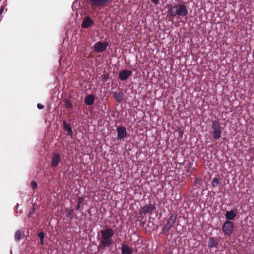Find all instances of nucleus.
<instances>
[{
    "mask_svg": "<svg viewBox=\"0 0 254 254\" xmlns=\"http://www.w3.org/2000/svg\"><path fill=\"white\" fill-rule=\"evenodd\" d=\"M114 231L111 228L101 230L97 234V239L99 241L98 247L105 249L111 247L114 243Z\"/></svg>",
    "mask_w": 254,
    "mask_h": 254,
    "instance_id": "1",
    "label": "nucleus"
},
{
    "mask_svg": "<svg viewBox=\"0 0 254 254\" xmlns=\"http://www.w3.org/2000/svg\"><path fill=\"white\" fill-rule=\"evenodd\" d=\"M167 13L170 16L184 17L188 14V11L186 5L183 4L174 3L168 6Z\"/></svg>",
    "mask_w": 254,
    "mask_h": 254,
    "instance_id": "2",
    "label": "nucleus"
},
{
    "mask_svg": "<svg viewBox=\"0 0 254 254\" xmlns=\"http://www.w3.org/2000/svg\"><path fill=\"white\" fill-rule=\"evenodd\" d=\"M212 123L213 136L215 139L217 140L221 137L222 133L221 126L218 120H213Z\"/></svg>",
    "mask_w": 254,
    "mask_h": 254,
    "instance_id": "3",
    "label": "nucleus"
},
{
    "mask_svg": "<svg viewBox=\"0 0 254 254\" xmlns=\"http://www.w3.org/2000/svg\"><path fill=\"white\" fill-rule=\"evenodd\" d=\"M89 4L93 8H104L107 6L111 0H88Z\"/></svg>",
    "mask_w": 254,
    "mask_h": 254,
    "instance_id": "4",
    "label": "nucleus"
},
{
    "mask_svg": "<svg viewBox=\"0 0 254 254\" xmlns=\"http://www.w3.org/2000/svg\"><path fill=\"white\" fill-rule=\"evenodd\" d=\"M224 234L227 236L231 235L234 231V224L231 221H225L222 227Z\"/></svg>",
    "mask_w": 254,
    "mask_h": 254,
    "instance_id": "5",
    "label": "nucleus"
},
{
    "mask_svg": "<svg viewBox=\"0 0 254 254\" xmlns=\"http://www.w3.org/2000/svg\"><path fill=\"white\" fill-rule=\"evenodd\" d=\"M108 46L107 42L98 41L94 45V51L96 53L103 52L106 50Z\"/></svg>",
    "mask_w": 254,
    "mask_h": 254,
    "instance_id": "6",
    "label": "nucleus"
},
{
    "mask_svg": "<svg viewBox=\"0 0 254 254\" xmlns=\"http://www.w3.org/2000/svg\"><path fill=\"white\" fill-rule=\"evenodd\" d=\"M61 162V158L59 153L56 151L53 152L51 160V166L53 168H56Z\"/></svg>",
    "mask_w": 254,
    "mask_h": 254,
    "instance_id": "7",
    "label": "nucleus"
},
{
    "mask_svg": "<svg viewBox=\"0 0 254 254\" xmlns=\"http://www.w3.org/2000/svg\"><path fill=\"white\" fill-rule=\"evenodd\" d=\"M155 206L154 203H149L141 208L140 214L146 215L147 214H151L155 210Z\"/></svg>",
    "mask_w": 254,
    "mask_h": 254,
    "instance_id": "8",
    "label": "nucleus"
},
{
    "mask_svg": "<svg viewBox=\"0 0 254 254\" xmlns=\"http://www.w3.org/2000/svg\"><path fill=\"white\" fill-rule=\"evenodd\" d=\"M117 139L122 140L125 138L127 136L126 128L125 127L121 126L117 128Z\"/></svg>",
    "mask_w": 254,
    "mask_h": 254,
    "instance_id": "9",
    "label": "nucleus"
},
{
    "mask_svg": "<svg viewBox=\"0 0 254 254\" xmlns=\"http://www.w3.org/2000/svg\"><path fill=\"white\" fill-rule=\"evenodd\" d=\"M132 72L131 70H123L119 72V78L121 81H125L132 74Z\"/></svg>",
    "mask_w": 254,
    "mask_h": 254,
    "instance_id": "10",
    "label": "nucleus"
},
{
    "mask_svg": "<svg viewBox=\"0 0 254 254\" xmlns=\"http://www.w3.org/2000/svg\"><path fill=\"white\" fill-rule=\"evenodd\" d=\"M177 215L176 213H172L165 225L167 226L169 229H171V228L175 224L177 219Z\"/></svg>",
    "mask_w": 254,
    "mask_h": 254,
    "instance_id": "11",
    "label": "nucleus"
},
{
    "mask_svg": "<svg viewBox=\"0 0 254 254\" xmlns=\"http://www.w3.org/2000/svg\"><path fill=\"white\" fill-rule=\"evenodd\" d=\"M94 24V21L89 16L85 17L82 23V27L83 28H88L92 26Z\"/></svg>",
    "mask_w": 254,
    "mask_h": 254,
    "instance_id": "12",
    "label": "nucleus"
},
{
    "mask_svg": "<svg viewBox=\"0 0 254 254\" xmlns=\"http://www.w3.org/2000/svg\"><path fill=\"white\" fill-rule=\"evenodd\" d=\"M237 215L236 210H231L230 211H227L225 213V218L227 220V221L233 220L235 219Z\"/></svg>",
    "mask_w": 254,
    "mask_h": 254,
    "instance_id": "13",
    "label": "nucleus"
},
{
    "mask_svg": "<svg viewBox=\"0 0 254 254\" xmlns=\"http://www.w3.org/2000/svg\"><path fill=\"white\" fill-rule=\"evenodd\" d=\"M122 254H132L133 250L132 248L126 244H122Z\"/></svg>",
    "mask_w": 254,
    "mask_h": 254,
    "instance_id": "14",
    "label": "nucleus"
},
{
    "mask_svg": "<svg viewBox=\"0 0 254 254\" xmlns=\"http://www.w3.org/2000/svg\"><path fill=\"white\" fill-rule=\"evenodd\" d=\"M63 125L64 129L67 132V135L71 136L72 135V129L71 125L67 123L66 121H63Z\"/></svg>",
    "mask_w": 254,
    "mask_h": 254,
    "instance_id": "15",
    "label": "nucleus"
},
{
    "mask_svg": "<svg viewBox=\"0 0 254 254\" xmlns=\"http://www.w3.org/2000/svg\"><path fill=\"white\" fill-rule=\"evenodd\" d=\"M125 95L122 91L115 92L114 93V97L115 99L118 102L121 103L124 99Z\"/></svg>",
    "mask_w": 254,
    "mask_h": 254,
    "instance_id": "16",
    "label": "nucleus"
},
{
    "mask_svg": "<svg viewBox=\"0 0 254 254\" xmlns=\"http://www.w3.org/2000/svg\"><path fill=\"white\" fill-rule=\"evenodd\" d=\"M95 101V97L93 95L89 94L87 95L84 99V102L86 105H92Z\"/></svg>",
    "mask_w": 254,
    "mask_h": 254,
    "instance_id": "17",
    "label": "nucleus"
},
{
    "mask_svg": "<svg viewBox=\"0 0 254 254\" xmlns=\"http://www.w3.org/2000/svg\"><path fill=\"white\" fill-rule=\"evenodd\" d=\"M84 198L82 197H78L77 199V203L75 207L76 210L80 211H82L83 210V204ZM82 215L84 214L83 212H82Z\"/></svg>",
    "mask_w": 254,
    "mask_h": 254,
    "instance_id": "18",
    "label": "nucleus"
},
{
    "mask_svg": "<svg viewBox=\"0 0 254 254\" xmlns=\"http://www.w3.org/2000/svg\"><path fill=\"white\" fill-rule=\"evenodd\" d=\"M73 212L74 209H69L68 208H65L66 216L70 220H72L73 217L75 219H78V217L76 215L74 216Z\"/></svg>",
    "mask_w": 254,
    "mask_h": 254,
    "instance_id": "19",
    "label": "nucleus"
},
{
    "mask_svg": "<svg viewBox=\"0 0 254 254\" xmlns=\"http://www.w3.org/2000/svg\"><path fill=\"white\" fill-rule=\"evenodd\" d=\"M218 242L214 237H210L208 242V246L210 248L217 247Z\"/></svg>",
    "mask_w": 254,
    "mask_h": 254,
    "instance_id": "20",
    "label": "nucleus"
},
{
    "mask_svg": "<svg viewBox=\"0 0 254 254\" xmlns=\"http://www.w3.org/2000/svg\"><path fill=\"white\" fill-rule=\"evenodd\" d=\"M24 236V232L20 230L16 231L15 233V239L16 241L21 240Z\"/></svg>",
    "mask_w": 254,
    "mask_h": 254,
    "instance_id": "21",
    "label": "nucleus"
},
{
    "mask_svg": "<svg viewBox=\"0 0 254 254\" xmlns=\"http://www.w3.org/2000/svg\"><path fill=\"white\" fill-rule=\"evenodd\" d=\"M220 184H221V182H220L219 178H217V177L214 178L213 179V180L211 182L212 187L213 188L216 187L218 185H219Z\"/></svg>",
    "mask_w": 254,
    "mask_h": 254,
    "instance_id": "22",
    "label": "nucleus"
},
{
    "mask_svg": "<svg viewBox=\"0 0 254 254\" xmlns=\"http://www.w3.org/2000/svg\"><path fill=\"white\" fill-rule=\"evenodd\" d=\"M64 103H65V106L67 109L72 108L73 105L70 100L66 99L64 101Z\"/></svg>",
    "mask_w": 254,
    "mask_h": 254,
    "instance_id": "23",
    "label": "nucleus"
},
{
    "mask_svg": "<svg viewBox=\"0 0 254 254\" xmlns=\"http://www.w3.org/2000/svg\"><path fill=\"white\" fill-rule=\"evenodd\" d=\"M170 229H169L167 226H166L165 225H164L162 228L161 233L165 234L167 232H168L170 230Z\"/></svg>",
    "mask_w": 254,
    "mask_h": 254,
    "instance_id": "24",
    "label": "nucleus"
},
{
    "mask_svg": "<svg viewBox=\"0 0 254 254\" xmlns=\"http://www.w3.org/2000/svg\"><path fill=\"white\" fill-rule=\"evenodd\" d=\"M37 235L40 238V240L44 239L45 237V233L43 231L38 232Z\"/></svg>",
    "mask_w": 254,
    "mask_h": 254,
    "instance_id": "25",
    "label": "nucleus"
},
{
    "mask_svg": "<svg viewBox=\"0 0 254 254\" xmlns=\"http://www.w3.org/2000/svg\"><path fill=\"white\" fill-rule=\"evenodd\" d=\"M31 186L33 188V190H35L37 188V184L36 182L34 181H32L31 183Z\"/></svg>",
    "mask_w": 254,
    "mask_h": 254,
    "instance_id": "26",
    "label": "nucleus"
},
{
    "mask_svg": "<svg viewBox=\"0 0 254 254\" xmlns=\"http://www.w3.org/2000/svg\"><path fill=\"white\" fill-rule=\"evenodd\" d=\"M151 1L155 5H157L159 3V0H151Z\"/></svg>",
    "mask_w": 254,
    "mask_h": 254,
    "instance_id": "27",
    "label": "nucleus"
},
{
    "mask_svg": "<svg viewBox=\"0 0 254 254\" xmlns=\"http://www.w3.org/2000/svg\"><path fill=\"white\" fill-rule=\"evenodd\" d=\"M37 107L39 109H42L44 108V106L42 105V104H37Z\"/></svg>",
    "mask_w": 254,
    "mask_h": 254,
    "instance_id": "28",
    "label": "nucleus"
},
{
    "mask_svg": "<svg viewBox=\"0 0 254 254\" xmlns=\"http://www.w3.org/2000/svg\"><path fill=\"white\" fill-rule=\"evenodd\" d=\"M34 211V209H33V210L31 211H30L28 215V216H30L32 214H33Z\"/></svg>",
    "mask_w": 254,
    "mask_h": 254,
    "instance_id": "29",
    "label": "nucleus"
},
{
    "mask_svg": "<svg viewBox=\"0 0 254 254\" xmlns=\"http://www.w3.org/2000/svg\"><path fill=\"white\" fill-rule=\"evenodd\" d=\"M4 10V7L3 6H2L0 8V14H1L3 12Z\"/></svg>",
    "mask_w": 254,
    "mask_h": 254,
    "instance_id": "30",
    "label": "nucleus"
},
{
    "mask_svg": "<svg viewBox=\"0 0 254 254\" xmlns=\"http://www.w3.org/2000/svg\"><path fill=\"white\" fill-rule=\"evenodd\" d=\"M192 165H193V163H192L189 162V167L190 169H191L192 168Z\"/></svg>",
    "mask_w": 254,
    "mask_h": 254,
    "instance_id": "31",
    "label": "nucleus"
},
{
    "mask_svg": "<svg viewBox=\"0 0 254 254\" xmlns=\"http://www.w3.org/2000/svg\"><path fill=\"white\" fill-rule=\"evenodd\" d=\"M40 244L41 245H43L44 244V239L40 240Z\"/></svg>",
    "mask_w": 254,
    "mask_h": 254,
    "instance_id": "32",
    "label": "nucleus"
}]
</instances>
